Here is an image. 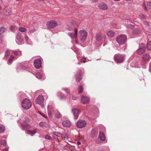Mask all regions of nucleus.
<instances>
[{
    "instance_id": "nucleus-1",
    "label": "nucleus",
    "mask_w": 151,
    "mask_h": 151,
    "mask_svg": "<svg viewBox=\"0 0 151 151\" xmlns=\"http://www.w3.org/2000/svg\"><path fill=\"white\" fill-rule=\"evenodd\" d=\"M22 105L24 109L28 110L31 107L32 103L29 99H25L22 101Z\"/></svg>"
},
{
    "instance_id": "nucleus-2",
    "label": "nucleus",
    "mask_w": 151,
    "mask_h": 151,
    "mask_svg": "<svg viewBox=\"0 0 151 151\" xmlns=\"http://www.w3.org/2000/svg\"><path fill=\"white\" fill-rule=\"evenodd\" d=\"M16 42L19 45L24 43V38L21 33H18L17 34L16 36Z\"/></svg>"
},
{
    "instance_id": "nucleus-3",
    "label": "nucleus",
    "mask_w": 151,
    "mask_h": 151,
    "mask_svg": "<svg viewBox=\"0 0 151 151\" xmlns=\"http://www.w3.org/2000/svg\"><path fill=\"white\" fill-rule=\"evenodd\" d=\"M127 38V36L124 35H122L118 36L116 38V42L119 44H123Z\"/></svg>"
},
{
    "instance_id": "nucleus-4",
    "label": "nucleus",
    "mask_w": 151,
    "mask_h": 151,
    "mask_svg": "<svg viewBox=\"0 0 151 151\" xmlns=\"http://www.w3.org/2000/svg\"><path fill=\"white\" fill-rule=\"evenodd\" d=\"M88 33L85 30H81L79 32V37L81 40H85L87 37Z\"/></svg>"
},
{
    "instance_id": "nucleus-5",
    "label": "nucleus",
    "mask_w": 151,
    "mask_h": 151,
    "mask_svg": "<svg viewBox=\"0 0 151 151\" xmlns=\"http://www.w3.org/2000/svg\"><path fill=\"white\" fill-rule=\"evenodd\" d=\"M44 101L43 96L42 95H39L36 99V103L37 104L40 105L42 108L43 109L44 108Z\"/></svg>"
},
{
    "instance_id": "nucleus-6",
    "label": "nucleus",
    "mask_w": 151,
    "mask_h": 151,
    "mask_svg": "<svg viewBox=\"0 0 151 151\" xmlns=\"http://www.w3.org/2000/svg\"><path fill=\"white\" fill-rule=\"evenodd\" d=\"M146 50L145 44L144 43H141L139 46V48L137 50L136 52L139 55H142L144 53Z\"/></svg>"
},
{
    "instance_id": "nucleus-7",
    "label": "nucleus",
    "mask_w": 151,
    "mask_h": 151,
    "mask_svg": "<svg viewBox=\"0 0 151 151\" xmlns=\"http://www.w3.org/2000/svg\"><path fill=\"white\" fill-rule=\"evenodd\" d=\"M114 58L115 60L117 63H120L124 61V56L123 55L116 54L115 55Z\"/></svg>"
},
{
    "instance_id": "nucleus-8",
    "label": "nucleus",
    "mask_w": 151,
    "mask_h": 151,
    "mask_svg": "<svg viewBox=\"0 0 151 151\" xmlns=\"http://www.w3.org/2000/svg\"><path fill=\"white\" fill-rule=\"evenodd\" d=\"M86 124V122L84 120H79L77 123L76 126L79 128H81L84 127Z\"/></svg>"
},
{
    "instance_id": "nucleus-9",
    "label": "nucleus",
    "mask_w": 151,
    "mask_h": 151,
    "mask_svg": "<svg viewBox=\"0 0 151 151\" xmlns=\"http://www.w3.org/2000/svg\"><path fill=\"white\" fill-rule=\"evenodd\" d=\"M58 23L55 21H51L47 23V27L49 28H53L58 25Z\"/></svg>"
},
{
    "instance_id": "nucleus-10",
    "label": "nucleus",
    "mask_w": 151,
    "mask_h": 151,
    "mask_svg": "<svg viewBox=\"0 0 151 151\" xmlns=\"http://www.w3.org/2000/svg\"><path fill=\"white\" fill-rule=\"evenodd\" d=\"M41 62L40 60L37 59L34 61V65L35 68L39 69L41 65Z\"/></svg>"
},
{
    "instance_id": "nucleus-11",
    "label": "nucleus",
    "mask_w": 151,
    "mask_h": 151,
    "mask_svg": "<svg viewBox=\"0 0 151 151\" xmlns=\"http://www.w3.org/2000/svg\"><path fill=\"white\" fill-rule=\"evenodd\" d=\"M68 35L72 39H76L77 36L78 35V30L76 28L74 29V33H69Z\"/></svg>"
},
{
    "instance_id": "nucleus-12",
    "label": "nucleus",
    "mask_w": 151,
    "mask_h": 151,
    "mask_svg": "<svg viewBox=\"0 0 151 151\" xmlns=\"http://www.w3.org/2000/svg\"><path fill=\"white\" fill-rule=\"evenodd\" d=\"M72 112L73 114L74 119H77L79 116V110L77 109L74 108L72 109Z\"/></svg>"
},
{
    "instance_id": "nucleus-13",
    "label": "nucleus",
    "mask_w": 151,
    "mask_h": 151,
    "mask_svg": "<svg viewBox=\"0 0 151 151\" xmlns=\"http://www.w3.org/2000/svg\"><path fill=\"white\" fill-rule=\"evenodd\" d=\"M89 101V98L85 96H82L81 97V101L84 104H87Z\"/></svg>"
},
{
    "instance_id": "nucleus-14",
    "label": "nucleus",
    "mask_w": 151,
    "mask_h": 151,
    "mask_svg": "<svg viewBox=\"0 0 151 151\" xmlns=\"http://www.w3.org/2000/svg\"><path fill=\"white\" fill-rule=\"evenodd\" d=\"M62 125L64 127H70L71 123L70 121L68 120H65L62 122Z\"/></svg>"
},
{
    "instance_id": "nucleus-15",
    "label": "nucleus",
    "mask_w": 151,
    "mask_h": 151,
    "mask_svg": "<svg viewBox=\"0 0 151 151\" xmlns=\"http://www.w3.org/2000/svg\"><path fill=\"white\" fill-rule=\"evenodd\" d=\"M99 7L101 9L103 10H106L108 9L107 5L103 3L100 4Z\"/></svg>"
},
{
    "instance_id": "nucleus-16",
    "label": "nucleus",
    "mask_w": 151,
    "mask_h": 151,
    "mask_svg": "<svg viewBox=\"0 0 151 151\" xmlns=\"http://www.w3.org/2000/svg\"><path fill=\"white\" fill-rule=\"evenodd\" d=\"M36 132L37 130L36 129H35L33 130H26L25 131V132L26 134H30L32 136H33Z\"/></svg>"
},
{
    "instance_id": "nucleus-17",
    "label": "nucleus",
    "mask_w": 151,
    "mask_h": 151,
    "mask_svg": "<svg viewBox=\"0 0 151 151\" xmlns=\"http://www.w3.org/2000/svg\"><path fill=\"white\" fill-rule=\"evenodd\" d=\"M104 34L99 33L97 34L96 36V39L98 41H100L101 39L104 37Z\"/></svg>"
},
{
    "instance_id": "nucleus-18",
    "label": "nucleus",
    "mask_w": 151,
    "mask_h": 151,
    "mask_svg": "<svg viewBox=\"0 0 151 151\" xmlns=\"http://www.w3.org/2000/svg\"><path fill=\"white\" fill-rule=\"evenodd\" d=\"M57 95L61 100H64L66 98V96L65 95L61 92H58L57 93Z\"/></svg>"
},
{
    "instance_id": "nucleus-19",
    "label": "nucleus",
    "mask_w": 151,
    "mask_h": 151,
    "mask_svg": "<svg viewBox=\"0 0 151 151\" xmlns=\"http://www.w3.org/2000/svg\"><path fill=\"white\" fill-rule=\"evenodd\" d=\"M150 58V56L149 54L148 53L145 54L143 55L142 57L143 60L145 61L149 60Z\"/></svg>"
},
{
    "instance_id": "nucleus-20",
    "label": "nucleus",
    "mask_w": 151,
    "mask_h": 151,
    "mask_svg": "<svg viewBox=\"0 0 151 151\" xmlns=\"http://www.w3.org/2000/svg\"><path fill=\"white\" fill-rule=\"evenodd\" d=\"M12 52L17 58L22 55V52L19 50L13 51Z\"/></svg>"
},
{
    "instance_id": "nucleus-21",
    "label": "nucleus",
    "mask_w": 151,
    "mask_h": 151,
    "mask_svg": "<svg viewBox=\"0 0 151 151\" xmlns=\"http://www.w3.org/2000/svg\"><path fill=\"white\" fill-rule=\"evenodd\" d=\"M99 137L100 139L102 141H104L105 139V137L103 132L100 131L99 135Z\"/></svg>"
},
{
    "instance_id": "nucleus-22",
    "label": "nucleus",
    "mask_w": 151,
    "mask_h": 151,
    "mask_svg": "<svg viewBox=\"0 0 151 151\" xmlns=\"http://www.w3.org/2000/svg\"><path fill=\"white\" fill-rule=\"evenodd\" d=\"M107 34L109 37H111L114 36L115 33L112 31L110 30L107 32Z\"/></svg>"
},
{
    "instance_id": "nucleus-23",
    "label": "nucleus",
    "mask_w": 151,
    "mask_h": 151,
    "mask_svg": "<svg viewBox=\"0 0 151 151\" xmlns=\"http://www.w3.org/2000/svg\"><path fill=\"white\" fill-rule=\"evenodd\" d=\"M43 74L42 73L37 72L36 74V77L38 79H40L43 77Z\"/></svg>"
},
{
    "instance_id": "nucleus-24",
    "label": "nucleus",
    "mask_w": 151,
    "mask_h": 151,
    "mask_svg": "<svg viewBox=\"0 0 151 151\" xmlns=\"http://www.w3.org/2000/svg\"><path fill=\"white\" fill-rule=\"evenodd\" d=\"M81 74V71H80V72L79 73V75L78 76V74H76V81H80L81 79V78L80 76Z\"/></svg>"
},
{
    "instance_id": "nucleus-25",
    "label": "nucleus",
    "mask_w": 151,
    "mask_h": 151,
    "mask_svg": "<svg viewBox=\"0 0 151 151\" xmlns=\"http://www.w3.org/2000/svg\"><path fill=\"white\" fill-rule=\"evenodd\" d=\"M5 127L1 124H0V133H3L5 130Z\"/></svg>"
},
{
    "instance_id": "nucleus-26",
    "label": "nucleus",
    "mask_w": 151,
    "mask_h": 151,
    "mask_svg": "<svg viewBox=\"0 0 151 151\" xmlns=\"http://www.w3.org/2000/svg\"><path fill=\"white\" fill-rule=\"evenodd\" d=\"M18 30L19 31L22 32H26L27 29L26 28L24 27H19L18 28Z\"/></svg>"
},
{
    "instance_id": "nucleus-27",
    "label": "nucleus",
    "mask_w": 151,
    "mask_h": 151,
    "mask_svg": "<svg viewBox=\"0 0 151 151\" xmlns=\"http://www.w3.org/2000/svg\"><path fill=\"white\" fill-rule=\"evenodd\" d=\"M11 12V9L10 8H9L7 9H6L4 13L6 15H8L10 14Z\"/></svg>"
},
{
    "instance_id": "nucleus-28",
    "label": "nucleus",
    "mask_w": 151,
    "mask_h": 151,
    "mask_svg": "<svg viewBox=\"0 0 151 151\" xmlns=\"http://www.w3.org/2000/svg\"><path fill=\"white\" fill-rule=\"evenodd\" d=\"M14 57L13 55H11L9 59L8 62V64L9 65H10L11 64L12 62L13 59L14 58Z\"/></svg>"
},
{
    "instance_id": "nucleus-29",
    "label": "nucleus",
    "mask_w": 151,
    "mask_h": 151,
    "mask_svg": "<svg viewBox=\"0 0 151 151\" xmlns=\"http://www.w3.org/2000/svg\"><path fill=\"white\" fill-rule=\"evenodd\" d=\"M134 33L135 34H139L141 33V31L138 29H135L134 31Z\"/></svg>"
},
{
    "instance_id": "nucleus-30",
    "label": "nucleus",
    "mask_w": 151,
    "mask_h": 151,
    "mask_svg": "<svg viewBox=\"0 0 151 151\" xmlns=\"http://www.w3.org/2000/svg\"><path fill=\"white\" fill-rule=\"evenodd\" d=\"M35 29L33 28L29 29V31L28 32V33L29 35H31V34L33 33L35 31Z\"/></svg>"
},
{
    "instance_id": "nucleus-31",
    "label": "nucleus",
    "mask_w": 151,
    "mask_h": 151,
    "mask_svg": "<svg viewBox=\"0 0 151 151\" xmlns=\"http://www.w3.org/2000/svg\"><path fill=\"white\" fill-rule=\"evenodd\" d=\"M147 49L148 50H151V40L149 41L147 44Z\"/></svg>"
},
{
    "instance_id": "nucleus-32",
    "label": "nucleus",
    "mask_w": 151,
    "mask_h": 151,
    "mask_svg": "<svg viewBox=\"0 0 151 151\" xmlns=\"http://www.w3.org/2000/svg\"><path fill=\"white\" fill-rule=\"evenodd\" d=\"M6 30V29L4 27H0V35L3 33Z\"/></svg>"
},
{
    "instance_id": "nucleus-33",
    "label": "nucleus",
    "mask_w": 151,
    "mask_h": 151,
    "mask_svg": "<svg viewBox=\"0 0 151 151\" xmlns=\"http://www.w3.org/2000/svg\"><path fill=\"white\" fill-rule=\"evenodd\" d=\"M22 126L24 129H28L29 127V125L27 123L22 124Z\"/></svg>"
},
{
    "instance_id": "nucleus-34",
    "label": "nucleus",
    "mask_w": 151,
    "mask_h": 151,
    "mask_svg": "<svg viewBox=\"0 0 151 151\" xmlns=\"http://www.w3.org/2000/svg\"><path fill=\"white\" fill-rule=\"evenodd\" d=\"M0 143L1 145L3 146H5L6 144V142L5 140L2 139L0 142Z\"/></svg>"
},
{
    "instance_id": "nucleus-35",
    "label": "nucleus",
    "mask_w": 151,
    "mask_h": 151,
    "mask_svg": "<svg viewBox=\"0 0 151 151\" xmlns=\"http://www.w3.org/2000/svg\"><path fill=\"white\" fill-rule=\"evenodd\" d=\"M55 117L57 118H60L62 117V116L60 112H58L56 114Z\"/></svg>"
},
{
    "instance_id": "nucleus-36",
    "label": "nucleus",
    "mask_w": 151,
    "mask_h": 151,
    "mask_svg": "<svg viewBox=\"0 0 151 151\" xmlns=\"http://www.w3.org/2000/svg\"><path fill=\"white\" fill-rule=\"evenodd\" d=\"M83 86H80L78 88V92L79 93H82L83 91Z\"/></svg>"
},
{
    "instance_id": "nucleus-37",
    "label": "nucleus",
    "mask_w": 151,
    "mask_h": 151,
    "mask_svg": "<svg viewBox=\"0 0 151 151\" xmlns=\"http://www.w3.org/2000/svg\"><path fill=\"white\" fill-rule=\"evenodd\" d=\"M63 90H64L65 92L66 93L68 94H69L70 93L69 90L67 88H63Z\"/></svg>"
},
{
    "instance_id": "nucleus-38",
    "label": "nucleus",
    "mask_w": 151,
    "mask_h": 151,
    "mask_svg": "<svg viewBox=\"0 0 151 151\" xmlns=\"http://www.w3.org/2000/svg\"><path fill=\"white\" fill-rule=\"evenodd\" d=\"M24 38L25 40L26 41L28 42L29 41V38L27 36V34H26V33L24 34Z\"/></svg>"
},
{
    "instance_id": "nucleus-39",
    "label": "nucleus",
    "mask_w": 151,
    "mask_h": 151,
    "mask_svg": "<svg viewBox=\"0 0 151 151\" xmlns=\"http://www.w3.org/2000/svg\"><path fill=\"white\" fill-rule=\"evenodd\" d=\"M142 5L145 11H147V8L145 5V2H143L142 3Z\"/></svg>"
},
{
    "instance_id": "nucleus-40",
    "label": "nucleus",
    "mask_w": 151,
    "mask_h": 151,
    "mask_svg": "<svg viewBox=\"0 0 151 151\" xmlns=\"http://www.w3.org/2000/svg\"><path fill=\"white\" fill-rule=\"evenodd\" d=\"M45 124L44 122H41L39 123L40 125L42 127H43L45 126Z\"/></svg>"
},
{
    "instance_id": "nucleus-41",
    "label": "nucleus",
    "mask_w": 151,
    "mask_h": 151,
    "mask_svg": "<svg viewBox=\"0 0 151 151\" xmlns=\"http://www.w3.org/2000/svg\"><path fill=\"white\" fill-rule=\"evenodd\" d=\"M149 24V23L147 22H143V24L145 27H147V26Z\"/></svg>"
},
{
    "instance_id": "nucleus-42",
    "label": "nucleus",
    "mask_w": 151,
    "mask_h": 151,
    "mask_svg": "<svg viewBox=\"0 0 151 151\" xmlns=\"http://www.w3.org/2000/svg\"><path fill=\"white\" fill-rule=\"evenodd\" d=\"M45 137L46 139H51L50 137L48 135H45Z\"/></svg>"
},
{
    "instance_id": "nucleus-43",
    "label": "nucleus",
    "mask_w": 151,
    "mask_h": 151,
    "mask_svg": "<svg viewBox=\"0 0 151 151\" xmlns=\"http://www.w3.org/2000/svg\"><path fill=\"white\" fill-rule=\"evenodd\" d=\"M10 54V52L8 50H6L5 52V55L6 56H8Z\"/></svg>"
},
{
    "instance_id": "nucleus-44",
    "label": "nucleus",
    "mask_w": 151,
    "mask_h": 151,
    "mask_svg": "<svg viewBox=\"0 0 151 151\" xmlns=\"http://www.w3.org/2000/svg\"><path fill=\"white\" fill-rule=\"evenodd\" d=\"M140 17L142 19H145L146 18V16L143 14H141L140 15Z\"/></svg>"
},
{
    "instance_id": "nucleus-45",
    "label": "nucleus",
    "mask_w": 151,
    "mask_h": 151,
    "mask_svg": "<svg viewBox=\"0 0 151 151\" xmlns=\"http://www.w3.org/2000/svg\"><path fill=\"white\" fill-rule=\"evenodd\" d=\"M86 59L85 58H83L81 60V62H86Z\"/></svg>"
},
{
    "instance_id": "nucleus-46",
    "label": "nucleus",
    "mask_w": 151,
    "mask_h": 151,
    "mask_svg": "<svg viewBox=\"0 0 151 151\" xmlns=\"http://www.w3.org/2000/svg\"><path fill=\"white\" fill-rule=\"evenodd\" d=\"M147 7L149 9H151V2H149L148 3Z\"/></svg>"
},
{
    "instance_id": "nucleus-47",
    "label": "nucleus",
    "mask_w": 151,
    "mask_h": 151,
    "mask_svg": "<svg viewBox=\"0 0 151 151\" xmlns=\"http://www.w3.org/2000/svg\"><path fill=\"white\" fill-rule=\"evenodd\" d=\"M67 29L69 30H71L73 29L72 27H70L69 26H68L67 27Z\"/></svg>"
},
{
    "instance_id": "nucleus-48",
    "label": "nucleus",
    "mask_w": 151,
    "mask_h": 151,
    "mask_svg": "<svg viewBox=\"0 0 151 151\" xmlns=\"http://www.w3.org/2000/svg\"><path fill=\"white\" fill-rule=\"evenodd\" d=\"M15 27L14 26H12L11 27L10 29L12 31H14V30L15 29Z\"/></svg>"
},
{
    "instance_id": "nucleus-49",
    "label": "nucleus",
    "mask_w": 151,
    "mask_h": 151,
    "mask_svg": "<svg viewBox=\"0 0 151 151\" xmlns=\"http://www.w3.org/2000/svg\"><path fill=\"white\" fill-rule=\"evenodd\" d=\"M9 147H5V149L3 150V151H8Z\"/></svg>"
},
{
    "instance_id": "nucleus-50",
    "label": "nucleus",
    "mask_w": 151,
    "mask_h": 151,
    "mask_svg": "<svg viewBox=\"0 0 151 151\" xmlns=\"http://www.w3.org/2000/svg\"><path fill=\"white\" fill-rule=\"evenodd\" d=\"M128 26L129 27L131 28H133L134 27V26L133 25H132L131 24H129L128 25Z\"/></svg>"
},
{
    "instance_id": "nucleus-51",
    "label": "nucleus",
    "mask_w": 151,
    "mask_h": 151,
    "mask_svg": "<svg viewBox=\"0 0 151 151\" xmlns=\"http://www.w3.org/2000/svg\"><path fill=\"white\" fill-rule=\"evenodd\" d=\"M55 134L58 136H59L60 135V133L58 132H55Z\"/></svg>"
},
{
    "instance_id": "nucleus-52",
    "label": "nucleus",
    "mask_w": 151,
    "mask_h": 151,
    "mask_svg": "<svg viewBox=\"0 0 151 151\" xmlns=\"http://www.w3.org/2000/svg\"><path fill=\"white\" fill-rule=\"evenodd\" d=\"M149 71L150 72H151V63H150Z\"/></svg>"
},
{
    "instance_id": "nucleus-53",
    "label": "nucleus",
    "mask_w": 151,
    "mask_h": 151,
    "mask_svg": "<svg viewBox=\"0 0 151 151\" xmlns=\"http://www.w3.org/2000/svg\"><path fill=\"white\" fill-rule=\"evenodd\" d=\"M76 96H73L72 97V99L73 100H76Z\"/></svg>"
},
{
    "instance_id": "nucleus-54",
    "label": "nucleus",
    "mask_w": 151,
    "mask_h": 151,
    "mask_svg": "<svg viewBox=\"0 0 151 151\" xmlns=\"http://www.w3.org/2000/svg\"><path fill=\"white\" fill-rule=\"evenodd\" d=\"M77 143L78 145H80L81 144V143L80 142L78 141L77 142Z\"/></svg>"
},
{
    "instance_id": "nucleus-55",
    "label": "nucleus",
    "mask_w": 151,
    "mask_h": 151,
    "mask_svg": "<svg viewBox=\"0 0 151 151\" xmlns=\"http://www.w3.org/2000/svg\"><path fill=\"white\" fill-rule=\"evenodd\" d=\"M93 2H96L98 0H92Z\"/></svg>"
},
{
    "instance_id": "nucleus-56",
    "label": "nucleus",
    "mask_w": 151,
    "mask_h": 151,
    "mask_svg": "<svg viewBox=\"0 0 151 151\" xmlns=\"http://www.w3.org/2000/svg\"><path fill=\"white\" fill-rule=\"evenodd\" d=\"M38 2H40L41 1H43L44 0H37Z\"/></svg>"
},
{
    "instance_id": "nucleus-57",
    "label": "nucleus",
    "mask_w": 151,
    "mask_h": 151,
    "mask_svg": "<svg viewBox=\"0 0 151 151\" xmlns=\"http://www.w3.org/2000/svg\"><path fill=\"white\" fill-rule=\"evenodd\" d=\"M39 114H40L41 115H42V116H44V117H45V116H43L39 112Z\"/></svg>"
},
{
    "instance_id": "nucleus-58",
    "label": "nucleus",
    "mask_w": 151,
    "mask_h": 151,
    "mask_svg": "<svg viewBox=\"0 0 151 151\" xmlns=\"http://www.w3.org/2000/svg\"><path fill=\"white\" fill-rule=\"evenodd\" d=\"M114 1H120L121 0H114Z\"/></svg>"
},
{
    "instance_id": "nucleus-59",
    "label": "nucleus",
    "mask_w": 151,
    "mask_h": 151,
    "mask_svg": "<svg viewBox=\"0 0 151 151\" xmlns=\"http://www.w3.org/2000/svg\"><path fill=\"white\" fill-rule=\"evenodd\" d=\"M125 0L127 1H131L132 0Z\"/></svg>"
},
{
    "instance_id": "nucleus-60",
    "label": "nucleus",
    "mask_w": 151,
    "mask_h": 151,
    "mask_svg": "<svg viewBox=\"0 0 151 151\" xmlns=\"http://www.w3.org/2000/svg\"><path fill=\"white\" fill-rule=\"evenodd\" d=\"M48 115H49V116H50V113H48Z\"/></svg>"
},
{
    "instance_id": "nucleus-61",
    "label": "nucleus",
    "mask_w": 151,
    "mask_h": 151,
    "mask_svg": "<svg viewBox=\"0 0 151 151\" xmlns=\"http://www.w3.org/2000/svg\"><path fill=\"white\" fill-rule=\"evenodd\" d=\"M1 6H0V10L1 9Z\"/></svg>"
},
{
    "instance_id": "nucleus-62",
    "label": "nucleus",
    "mask_w": 151,
    "mask_h": 151,
    "mask_svg": "<svg viewBox=\"0 0 151 151\" xmlns=\"http://www.w3.org/2000/svg\"><path fill=\"white\" fill-rule=\"evenodd\" d=\"M92 131H93V132H94V131H94V130H93Z\"/></svg>"
},
{
    "instance_id": "nucleus-63",
    "label": "nucleus",
    "mask_w": 151,
    "mask_h": 151,
    "mask_svg": "<svg viewBox=\"0 0 151 151\" xmlns=\"http://www.w3.org/2000/svg\"><path fill=\"white\" fill-rule=\"evenodd\" d=\"M104 45H104H104H103V46H104Z\"/></svg>"
}]
</instances>
